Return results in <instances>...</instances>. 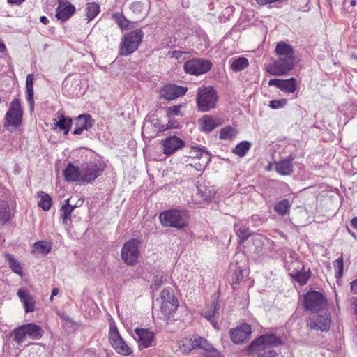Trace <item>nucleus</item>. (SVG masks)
Segmentation results:
<instances>
[{
  "label": "nucleus",
  "instance_id": "obj_41",
  "mask_svg": "<svg viewBox=\"0 0 357 357\" xmlns=\"http://www.w3.org/2000/svg\"><path fill=\"white\" fill-rule=\"evenodd\" d=\"M250 147L251 144L249 142L242 141L235 146L232 152L239 157H243L246 155Z\"/></svg>",
  "mask_w": 357,
  "mask_h": 357
},
{
  "label": "nucleus",
  "instance_id": "obj_7",
  "mask_svg": "<svg viewBox=\"0 0 357 357\" xmlns=\"http://www.w3.org/2000/svg\"><path fill=\"white\" fill-rule=\"evenodd\" d=\"M162 301L160 311L162 318L170 319L178 307V301L174 296L173 291L168 288H165L160 293Z\"/></svg>",
  "mask_w": 357,
  "mask_h": 357
},
{
  "label": "nucleus",
  "instance_id": "obj_51",
  "mask_svg": "<svg viewBox=\"0 0 357 357\" xmlns=\"http://www.w3.org/2000/svg\"><path fill=\"white\" fill-rule=\"evenodd\" d=\"M162 284V275H157L153 278V282L151 287L156 290Z\"/></svg>",
  "mask_w": 357,
  "mask_h": 357
},
{
  "label": "nucleus",
  "instance_id": "obj_22",
  "mask_svg": "<svg viewBox=\"0 0 357 357\" xmlns=\"http://www.w3.org/2000/svg\"><path fill=\"white\" fill-rule=\"evenodd\" d=\"M65 180L68 182L84 183L81 167L70 162L63 171Z\"/></svg>",
  "mask_w": 357,
  "mask_h": 357
},
{
  "label": "nucleus",
  "instance_id": "obj_46",
  "mask_svg": "<svg viewBox=\"0 0 357 357\" xmlns=\"http://www.w3.org/2000/svg\"><path fill=\"white\" fill-rule=\"evenodd\" d=\"M198 191L201 194V197L203 198V199L206 201L213 198L215 195L214 190L207 188L206 187H204L203 188L199 187L198 188Z\"/></svg>",
  "mask_w": 357,
  "mask_h": 357
},
{
  "label": "nucleus",
  "instance_id": "obj_61",
  "mask_svg": "<svg viewBox=\"0 0 357 357\" xmlns=\"http://www.w3.org/2000/svg\"><path fill=\"white\" fill-rule=\"evenodd\" d=\"M6 47L5 44L0 41V52L3 53V52H6Z\"/></svg>",
  "mask_w": 357,
  "mask_h": 357
},
{
  "label": "nucleus",
  "instance_id": "obj_45",
  "mask_svg": "<svg viewBox=\"0 0 357 357\" xmlns=\"http://www.w3.org/2000/svg\"><path fill=\"white\" fill-rule=\"evenodd\" d=\"M251 241L256 252H259L262 249L264 246V239L261 235L253 234L251 238Z\"/></svg>",
  "mask_w": 357,
  "mask_h": 357
},
{
  "label": "nucleus",
  "instance_id": "obj_58",
  "mask_svg": "<svg viewBox=\"0 0 357 357\" xmlns=\"http://www.w3.org/2000/svg\"><path fill=\"white\" fill-rule=\"evenodd\" d=\"M59 290L58 288H54L52 289L51 296H50L51 301L53 299L54 296H56L59 294Z\"/></svg>",
  "mask_w": 357,
  "mask_h": 357
},
{
  "label": "nucleus",
  "instance_id": "obj_56",
  "mask_svg": "<svg viewBox=\"0 0 357 357\" xmlns=\"http://www.w3.org/2000/svg\"><path fill=\"white\" fill-rule=\"evenodd\" d=\"M83 203H84V199H79L75 204H73V206L75 209L76 208L80 207L81 206H82Z\"/></svg>",
  "mask_w": 357,
  "mask_h": 357
},
{
  "label": "nucleus",
  "instance_id": "obj_11",
  "mask_svg": "<svg viewBox=\"0 0 357 357\" xmlns=\"http://www.w3.org/2000/svg\"><path fill=\"white\" fill-rule=\"evenodd\" d=\"M109 340L112 347L121 355L128 356L132 353L131 348L126 344L114 324H110Z\"/></svg>",
  "mask_w": 357,
  "mask_h": 357
},
{
  "label": "nucleus",
  "instance_id": "obj_13",
  "mask_svg": "<svg viewBox=\"0 0 357 357\" xmlns=\"http://www.w3.org/2000/svg\"><path fill=\"white\" fill-rule=\"evenodd\" d=\"M288 269L290 271L289 275L301 285H305L307 282L310 277V271L309 269H305V266L301 261H291Z\"/></svg>",
  "mask_w": 357,
  "mask_h": 357
},
{
  "label": "nucleus",
  "instance_id": "obj_14",
  "mask_svg": "<svg viewBox=\"0 0 357 357\" xmlns=\"http://www.w3.org/2000/svg\"><path fill=\"white\" fill-rule=\"evenodd\" d=\"M133 337L138 342L139 349L156 345L155 335L149 329L136 328Z\"/></svg>",
  "mask_w": 357,
  "mask_h": 357
},
{
  "label": "nucleus",
  "instance_id": "obj_9",
  "mask_svg": "<svg viewBox=\"0 0 357 357\" xmlns=\"http://www.w3.org/2000/svg\"><path fill=\"white\" fill-rule=\"evenodd\" d=\"M140 244L141 241L137 238H132L123 244L121 256L126 265L132 266L137 263L140 255Z\"/></svg>",
  "mask_w": 357,
  "mask_h": 357
},
{
  "label": "nucleus",
  "instance_id": "obj_40",
  "mask_svg": "<svg viewBox=\"0 0 357 357\" xmlns=\"http://www.w3.org/2000/svg\"><path fill=\"white\" fill-rule=\"evenodd\" d=\"M291 204L287 199H284L277 202L274 206V210L282 216L287 215L291 208Z\"/></svg>",
  "mask_w": 357,
  "mask_h": 357
},
{
  "label": "nucleus",
  "instance_id": "obj_44",
  "mask_svg": "<svg viewBox=\"0 0 357 357\" xmlns=\"http://www.w3.org/2000/svg\"><path fill=\"white\" fill-rule=\"evenodd\" d=\"M195 342H194V344L195 345V349L200 348L206 352L213 347V346L206 340L201 337H195Z\"/></svg>",
  "mask_w": 357,
  "mask_h": 357
},
{
  "label": "nucleus",
  "instance_id": "obj_2",
  "mask_svg": "<svg viewBox=\"0 0 357 357\" xmlns=\"http://www.w3.org/2000/svg\"><path fill=\"white\" fill-rule=\"evenodd\" d=\"M281 339L274 334L260 336L253 341L249 347L250 354H258L257 357H275L276 352L272 348L281 345Z\"/></svg>",
  "mask_w": 357,
  "mask_h": 357
},
{
  "label": "nucleus",
  "instance_id": "obj_5",
  "mask_svg": "<svg viewBox=\"0 0 357 357\" xmlns=\"http://www.w3.org/2000/svg\"><path fill=\"white\" fill-rule=\"evenodd\" d=\"M216 91L211 86H202L197 89V104L200 111L206 112L215 107L218 101Z\"/></svg>",
  "mask_w": 357,
  "mask_h": 357
},
{
  "label": "nucleus",
  "instance_id": "obj_48",
  "mask_svg": "<svg viewBox=\"0 0 357 357\" xmlns=\"http://www.w3.org/2000/svg\"><path fill=\"white\" fill-rule=\"evenodd\" d=\"M334 267L337 270L336 277L340 278L343 275V256H341L333 262Z\"/></svg>",
  "mask_w": 357,
  "mask_h": 357
},
{
  "label": "nucleus",
  "instance_id": "obj_28",
  "mask_svg": "<svg viewBox=\"0 0 357 357\" xmlns=\"http://www.w3.org/2000/svg\"><path fill=\"white\" fill-rule=\"evenodd\" d=\"M220 306L215 298L213 299L211 304L209 307H207L202 313V316L208 319L213 326L214 328H217V322L215 321L216 315L218 314Z\"/></svg>",
  "mask_w": 357,
  "mask_h": 357
},
{
  "label": "nucleus",
  "instance_id": "obj_1",
  "mask_svg": "<svg viewBox=\"0 0 357 357\" xmlns=\"http://www.w3.org/2000/svg\"><path fill=\"white\" fill-rule=\"evenodd\" d=\"M275 52L278 59L266 67V71L274 76L284 75L294 67L293 48L281 41L277 44Z\"/></svg>",
  "mask_w": 357,
  "mask_h": 357
},
{
  "label": "nucleus",
  "instance_id": "obj_21",
  "mask_svg": "<svg viewBox=\"0 0 357 357\" xmlns=\"http://www.w3.org/2000/svg\"><path fill=\"white\" fill-rule=\"evenodd\" d=\"M269 86H275L285 93H294L296 90V80L295 78L288 79H273L268 82Z\"/></svg>",
  "mask_w": 357,
  "mask_h": 357
},
{
  "label": "nucleus",
  "instance_id": "obj_32",
  "mask_svg": "<svg viewBox=\"0 0 357 357\" xmlns=\"http://www.w3.org/2000/svg\"><path fill=\"white\" fill-rule=\"evenodd\" d=\"M195 338H184L179 340L177 343L179 351L181 354L186 355L189 354L192 349H195Z\"/></svg>",
  "mask_w": 357,
  "mask_h": 357
},
{
  "label": "nucleus",
  "instance_id": "obj_43",
  "mask_svg": "<svg viewBox=\"0 0 357 357\" xmlns=\"http://www.w3.org/2000/svg\"><path fill=\"white\" fill-rule=\"evenodd\" d=\"M40 199L38 202V206L44 211H48L52 206V199L50 196L44 192H40L38 195Z\"/></svg>",
  "mask_w": 357,
  "mask_h": 357
},
{
  "label": "nucleus",
  "instance_id": "obj_18",
  "mask_svg": "<svg viewBox=\"0 0 357 357\" xmlns=\"http://www.w3.org/2000/svg\"><path fill=\"white\" fill-rule=\"evenodd\" d=\"M331 325V319L326 314L319 315L316 319L310 318L307 323V327L311 330H321L326 331L329 329Z\"/></svg>",
  "mask_w": 357,
  "mask_h": 357
},
{
  "label": "nucleus",
  "instance_id": "obj_37",
  "mask_svg": "<svg viewBox=\"0 0 357 357\" xmlns=\"http://www.w3.org/2000/svg\"><path fill=\"white\" fill-rule=\"evenodd\" d=\"M79 81L78 79H72L68 77L63 82V89L72 96H77L79 92L77 90V87L79 86Z\"/></svg>",
  "mask_w": 357,
  "mask_h": 357
},
{
  "label": "nucleus",
  "instance_id": "obj_54",
  "mask_svg": "<svg viewBox=\"0 0 357 357\" xmlns=\"http://www.w3.org/2000/svg\"><path fill=\"white\" fill-rule=\"evenodd\" d=\"M220 353L217 349L212 347L208 351H206L205 357H220Z\"/></svg>",
  "mask_w": 357,
  "mask_h": 357
},
{
  "label": "nucleus",
  "instance_id": "obj_63",
  "mask_svg": "<svg viewBox=\"0 0 357 357\" xmlns=\"http://www.w3.org/2000/svg\"><path fill=\"white\" fill-rule=\"evenodd\" d=\"M169 128H176V126H174L172 125L169 126Z\"/></svg>",
  "mask_w": 357,
  "mask_h": 357
},
{
  "label": "nucleus",
  "instance_id": "obj_53",
  "mask_svg": "<svg viewBox=\"0 0 357 357\" xmlns=\"http://www.w3.org/2000/svg\"><path fill=\"white\" fill-rule=\"evenodd\" d=\"M131 9L135 13H142L143 10V4L140 2H134L131 5Z\"/></svg>",
  "mask_w": 357,
  "mask_h": 357
},
{
  "label": "nucleus",
  "instance_id": "obj_4",
  "mask_svg": "<svg viewBox=\"0 0 357 357\" xmlns=\"http://www.w3.org/2000/svg\"><path fill=\"white\" fill-rule=\"evenodd\" d=\"M43 330L42 328L34 324H27L22 325L14 329L10 337L17 344H22L26 337L31 340H39L43 337Z\"/></svg>",
  "mask_w": 357,
  "mask_h": 357
},
{
  "label": "nucleus",
  "instance_id": "obj_64",
  "mask_svg": "<svg viewBox=\"0 0 357 357\" xmlns=\"http://www.w3.org/2000/svg\"><path fill=\"white\" fill-rule=\"evenodd\" d=\"M354 58L357 60V55L356 56H354Z\"/></svg>",
  "mask_w": 357,
  "mask_h": 357
},
{
  "label": "nucleus",
  "instance_id": "obj_55",
  "mask_svg": "<svg viewBox=\"0 0 357 357\" xmlns=\"http://www.w3.org/2000/svg\"><path fill=\"white\" fill-rule=\"evenodd\" d=\"M351 291L354 294H357V278L354 280H353L351 283Z\"/></svg>",
  "mask_w": 357,
  "mask_h": 357
},
{
  "label": "nucleus",
  "instance_id": "obj_19",
  "mask_svg": "<svg viewBox=\"0 0 357 357\" xmlns=\"http://www.w3.org/2000/svg\"><path fill=\"white\" fill-rule=\"evenodd\" d=\"M163 153L170 155L184 146V142L176 136H170L162 141Z\"/></svg>",
  "mask_w": 357,
  "mask_h": 357
},
{
  "label": "nucleus",
  "instance_id": "obj_3",
  "mask_svg": "<svg viewBox=\"0 0 357 357\" xmlns=\"http://www.w3.org/2000/svg\"><path fill=\"white\" fill-rule=\"evenodd\" d=\"M159 218L163 226L181 229L188 225L189 215L186 210L172 209L161 213Z\"/></svg>",
  "mask_w": 357,
  "mask_h": 357
},
{
  "label": "nucleus",
  "instance_id": "obj_8",
  "mask_svg": "<svg viewBox=\"0 0 357 357\" xmlns=\"http://www.w3.org/2000/svg\"><path fill=\"white\" fill-rule=\"evenodd\" d=\"M143 33L140 29L130 31L125 36L121 42L119 54L128 56L133 53L142 42Z\"/></svg>",
  "mask_w": 357,
  "mask_h": 357
},
{
  "label": "nucleus",
  "instance_id": "obj_38",
  "mask_svg": "<svg viewBox=\"0 0 357 357\" xmlns=\"http://www.w3.org/2000/svg\"><path fill=\"white\" fill-rule=\"evenodd\" d=\"M238 131L231 126L222 128L220 130V139L222 140L231 141L237 136Z\"/></svg>",
  "mask_w": 357,
  "mask_h": 357
},
{
  "label": "nucleus",
  "instance_id": "obj_23",
  "mask_svg": "<svg viewBox=\"0 0 357 357\" xmlns=\"http://www.w3.org/2000/svg\"><path fill=\"white\" fill-rule=\"evenodd\" d=\"M93 126V120L89 114L79 115L75 121V128L73 134L81 135L84 130H89Z\"/></svg>",
  "mask_w": 357,
  "mask_h": 357
},
{
  "label": "nucleus",
  "instance_id": "obj_59",
  "mask_svg": "<svg viewBox=\"0 0 357 357\" xmlns=\"http://www.w3.org/2000/svg\"><path fill=\"white\" fill-rule=\"evenodd\" d=\"M40 21L45 25H47L49 23V20L45 16L40 17Z\"/></svg>",
  "mask_w": 357,
  "mask_h": 357
},
{
  "label": "nucleus",
  "instance_id": "obj_6",
  "mask_svg": "<svg viewBox=\"0 0 357 357\" xmlns=\"http://www.w3.org/2000/svg\"><path fill=\"white\" fill-rule=\"evenodd\" d=\"M23 110L18 98H15L10 104L4 118V127L12 132L11 128H17L22 124Z\"/></svg>",
  "mask_w": 357,
  "mask_h": 357
},
{
  "label": "nucleus",
  "instance_id": "obj_57",
  "mask_svg": "<svg viewBox=\"0 0 357 357\" xmlns=\"http://www.w3.org/2000/svg\"><path fill=\"white\" fill-rule=\"evenodd\" d=\"M25 0H8V2L10 4H16V5H20L23 1Z\"/></svg>",
  "mask_w": 357,
  "mask_h": 357
},
{
  "label": "nucleus",
  "instance_id": "obj_52",
  "mask_svg": "<svg viewBox=\"0 0 357 357\" xmlns=\"http://www.w3.org/2000/svg\"><path fill=\"white\" fill-rule=\"evenodd\" d=\"M181 105H174L167 109L168 116H177L180 114Z\"/></svg>",
  "mask_w": 357,
  "mask_h": 357
},
{
  "label": "nucleus",
  "instance_id": "obj_20",
  "mask_svg": "<svg viewBox=\"0 0 357 357\" xmlns=\"http://www.w3.org/2000/svg\"><path fill=\"white\" fill-rule=\"evenodd\" d=\"M75 12V8L69 1L59 0L56 17L61 21L69 19Z\"/></svg>",
  "mask_w": 357,
  "mask_h": 357
},
{
  "label": "nucleus",
  "instance_id": "obj_24",
  "mask_svg": "<svg viewBox=\"0 0 357 357\" xmlns=\"http://www.w3.org/2000/svg\"><path fill=\"white\" fill-rule=\"evenodd\" d=\"M187 91V87L175 84L167 85L163 89L162 97L167 100H174L185 95Z\"/></svg>",
  "mask_w": 357,
  "mask_h": 357
},
{
  "label": "nucleus",
  "instance_id": "obj_10",
  "mask_svg": "<svg viewBox=\"0 0 357 357\" xmlns=\"http://www.w3.org/2000/svg\"><path fill=\"white\" fill-rule=\"evenodd\" d=\"M105 165L98 160H90L82 165L81 170L84 183H91L100 176Z\"/></svg>",
  "mask_w": 357,
  "mask_h": 357
},
{
  "label": "nucleus",
  "instance_id": "obj_29",
  "mask_svg": "<svg viewBox=\"0 0 357 357\" xmlns=\"http://www.w3.org/2000/svg\"><path fill=\"white\" fill-rule=\"evenodd\" d=\"M71 202L72 198L65 200L60 210L61 219L64 225H68L71 221V213L75 210Z\"/></svg>",
  "mask_w": 357,
  "mask_h": 357
},
{
  "label": "nucleus",
  "instance_id": "obj_34",
  "mask_svg": "<svg viewBox=\"0 0 357 357\" xmlns=\"http://www.w3.org/2000/svg\"><path fill=\"white\" fill-rule=\"evenodd\" d=\"M234 230L239 238L240 243H243L249 236H252L249 228L241 224H235Z\"/></svg>",
  "mask_w": 357,
  "mask_h": 357
},
{
  "label": "nucleus",
  "instance_id": "obj_27",
  "mask_svg": "<svg viewBox=\"0 0 357 357\" xmlns=\"http://www.w3.org/2000/svg\"><path fill=\"white\" fill-rule=\"evenodd\" d=\"M275 171L282 176H288L293 172V158H288L275 163Z\"/></svg>",
  "mask_w": 357,
  "mask_h": 357
},
{
  "label": "nucleus",
  "instance_id": "obj_60",
  "mask_svg": "<svg viewBox=\"0 0 357 357\" xmlns=\"http://www.w3.org/2000/svg\"><path fill=\"white\" fill-rule=\"evenodd\" d=\"M351 224L354 228L357 229V218H354L351 221Z\"/></svg>",
  "mask_w": 357,
  "mask_h": 357
},
{
  "label": "nucleus",
  "instance_id": "obj_15",
  "mask_svg": "<svg viewBox=\"0 0 357 357\" xmlns=\"http://www.w3.org/2000/svg\"><path fill=\"white\" fill-rule=\"evenodd\" d=\"M303 298L305 308L310 311L322 310L326 302L323 295L317 291H310L306 293Z\"/></svg>",
  "mask_w": 357,
  "mask_h": 357
},
{
  "label": "nucleus",
  "instance_id": "obj_26",
  "mask_svg": "<svg viewBox=\"0 0 357 357\" xmlns=\"http://www.w3.org/2000/svg\"><path fill=\"white\" fill-rule=\"evenodd\" d=\"M222 123V121L220 119L213 117L211 116H204L199 120V124L201 126V129L206 132H210L213 130H214L218 126H220Z\"/></svg>",
  "mask_w": 357,
  "mask_h": 357
},
{
  "label": "nucleus",
  "instance_id": "obj_62",
  "mask_svg": "<svg viewBox=\"0 0 357 357\" xmlns=\"http://www.w3.org/2000/svg\"><path fill=\"white\" fill-rule=\"evenodd\" d=\"M355 5H356V1H355V0H351V6H354Z\"/></svg>",
  "mask_w": 357,
  "mask_h": 357
},
{
  "label": "nucleus",
  "instance_id": "obj_49",
  "mask_svg": "<svg viewBox=\"0 0 357 357\" xmlns=\"http://www.w3.org/2000/svg\"><path fill=\"white\" fill-rule=\"evenodd\" d=\"M9 219V214L8 211V206L2 204L0 206V220L6 222Z\"/></svg>",
  "mask_w": 357,
  "mask_h": 357
},
{
  "label": "nucleus",
  "instance_id": "obj_36",
  "mask_svg": "<svg viewBox=\"0 0 357 357\" xmlns=\"http://www.w3.org/2000/svg\"><path fill=\"white\" fill-rule=\"evenodd\" d=\"M52 249V244L45 241H39L36 242L32 248L33 253H40L42 255H47Z\"/></svg>",
  "mask_w": 357,
  "mask_h": 357
},
{
  "label": "nucleus",
  "instance_id": "obj_30",
  "mask_svg": "<svg viewBox=\"0 0 357 357\" xmlns=\"http://www.w3.org/2000/svg\"><path fill=\"white\" fill-rule=\"evenodd\" d=\"M33 75L32 74H28L26 79V100L29 105V108L31 111L33 110L34 107V100H33Z\"/></svg>",
  "mask_w": 357,
  "mask_h": 357
},
{
  "label": "nucleus",
  "instance_id": "obj_39",
  "mask_svg": "<svg viewBox=\"0 0 357 357\" xmlns=\"http://www.w3.org/2000/svg\"><path fill=\"white\" fill-rule=\"evenodd\" d=\"M6 260L7 261L9 267L11 268L13 272L17 273L20 276L23 275L22 267L20 263L10 254L6 255Z\"/></svg>",
  "mask_w": 357,
  "mask_h": 357
},
{
  "label": "nucleus",
  "instance_id": "obj_31",
  "mask_svg": "<svg viewBox=\"0 0 357 357\" xmlns=\"http://www.w3.org/2000/svg\"><path fill=\"white\" fill-rule=\"evenodd\" d=\"M112 17L115 20L116 24L121 29H131L137 26V23L136 22L129 21L121 13H114L113 14Z\"/></svg>",
  "mask_w": 357,
  "mask_h": 357
},
{
  "label": "nucleus",
  "instance_id": "obj_47",
  "mask_svg": "<svg viewBox=\"0 0 357 357\" xmlns=\"http://www.w3.org/2000/svg\"><path fill=\"white\" fill-rule=\"evenodd\" d=\"M287 104V100L281 98L278 100H273L269 102L268 106L272 109H278L283 108Z\"/></svg>",
  "mask_w": 357,
  "mask_h": 357
},
{
  "label": "nucleus",
  "instance_id": "obj_12",
  "mask_svg": "<svg viewBox=\"0 0 357 357\" xmlns=\"http://www.w3.org/2000/svg\"><path fill=\"white\" fill-rule=\"evenodd\" d=\"M211 63L204 59H192L186 61L183 65L185 73L192 75H200L210 70Z\"/></svg>",
  "mask_w": 357,
  "mask_h": 357
},
{
  "label": "nucleus",
  "instance_id": "obj_16",
  "mask_svg": "<svg viewBox=\"0 0 357 357\" xmlns=\"http://www.w3.org/2000/svg\"><path fill=\"white\" fill-rule=\"evenodd\" d=\"M190 157L199 160L198 163L194 164L198 171H203L211 161L210 153L200 147L192 146L190 151Z\"/></svg>",
  "mask_w": 357,
  "mask_h": 357
},
{
  "label": "nucleus",
  "instance_id": "obj_25",
  "mask_svg": "<svg viewBox=\"0 0 357 357\" xmlns=\"http://www.w3.org/2000/svg\"><path fill=\"white\" fill-rule=\"evenodd\" d=\"M17 294L24 305L26 313L33 312L35 310L36 302L29 292L23 289H20Z\"/></svg>",
  "mask_w": 357,
  "mask_h": 357
},
{
  "label": "nucleus",
  "instance_id": "obj_17",
  "mask_svg": "<svg viewBox=\"0 0 357 357\" xmlns=\"http://www.w3.org/2000/svg\"><path fill=\"white\" fill-rule=\"evenodd\" d=\"M251 333L250 326L248 324H243L231 331V339L236 344L243 343L250 338Z\"/></svg>",
  "mask_w": 357,
  "mask_h": 357
},
{
  "label": "nucleus",
  "instance_id": "obj_50",
  "mask_svg": "<svg viewBox=\"0 0 357 357\" xmlns=\"http://www.w3.org/2000/svg\"><path fill=\"white\" fill-rule=\"evenodd\" d=\"M243 278V270L241 269L240 268H236L234 271V273H233V275H232V280H233L232 284L234 285V283L239 282L240 281H241Z\"/></svg>",
  "mask_w": 357,
  "mask_h": 357
},
{
  "label": "nucleus",
  "instance_id": "obj_35",
  "mask_svg": "<svg viewBox=\"0 0 357 357\" xmlns=\"http://www.w3.org/2000/svg\"><path fill=\"white\" fill-rule=\"evenodd\" d=\"M58 121L55 123V126L59 128L61 130H64V134H67L71 126L72 119L70 118L66 117L62 113L58 112L56 114Z\"/></svg>",
  "mask_w": 357,
  "mask_h": 357
},
{
  "label": "nucleus",
  "instance_id": "obj_33",
  "mask_svg": "<svg viewBox=\"0 0 357 357\" xmlns=\"http://www.w3.org/2000/svg\"><path fill=\"white\" fill-rule=\"evenodd\" d=\"M231 69L234 72H240L245 68H247L249 66V61L247 58L239 56L236 59H231Z\"/></svg>",
  "mask_w": 357,
  "mask_h": 357
},
{
  "label": "nucleus",
  "instance_id": "obj_42",
  "mask_svg": "<svg viewBox=\"0 0 357 357\" xmlns=\"http://www.w3.org/2000/svg\"><path fill=\"white\" fill-rule=\"evenodd\" d=\"M86 10L87 20L89 22L93 20L100 13V6L95 2H91L87 4Z\"/></svg>",
  "mask_w": 357,
  "mask_h": 357
}]
</instances>
